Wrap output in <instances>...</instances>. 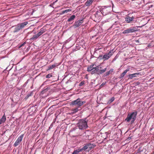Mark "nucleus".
Segmentation results:
<instances>
[{"instance_id":"nucleus-27","label":"nucleus","mask_w":154,"mask_h":154,"mask_svg":"<svg viewBox=\"0 0 154 154\" xmlns=\"http://www.w3.org/2000/svg\"><path fill=\"white\" fill-rule=\"evenodd\" d=\"M143 149L141 147H140L137 150V153L140 152H142Z\"/></svg>"},{"instance_id":"nucleus-9","label":"nucleus","mask_w":154,"mask_h":154,"mask_svg":"<svg viewBox=\"0 0 154 154\" xmlns=\"http://www.w3.org/2000/svg\"><path fill=\"white\" fill-rule=\"evenodd\" d=\"M134 17H130L128 15H127L125 18V21L127 23H131L134 20Z\"/></svg>"},{"instance_id":"nucleus-35","label":"nucleus","mask_w":154,"mask_h":154,"mask_svg":"<svg viewBox=\"0 0 154 154\" xmlns=\"http://www.w3.org/2000/svg\"><path fill=\"white\" fill-rule=\"evenodd\" d=\"M32 88V86L31 87V88Z\"/></svg>"},{"instance_id":"nucleus-21","label":"nucleus","mask_w":154,"mask_h":154,"mask_svg":"<svg viewBox=\"0 0 154 154\" xmlns=\"http://www.w3.org/2000/svg\"><path fill=\"white\" fill-rule=\"evenodd\" d=\"M75 17V15H72L67 20V21L69 22H71L73 21Z\"/></svg>"},{"instance_id":"nucleus-30","label":"nucleus","mask_w":154,"mask_h":154,"mask_svg":"<svg viewBox=\"0 0 154 154\" xmlns=\"http://www.w3.org/2000/svg\"><path fill=\"white\" fill-rule=\"evenodd\" d=\"M52 76V75L51 74H49L46 76V78H50Z\"/></svg>"},{"instance_id":"nucleus-14","label":"nucleus","mask_w":154,"mask_h":154,"mask_svg":"<svg viewBox=\"0 0 154 154\" xmlns=\"http://www.w3.org/2000/svg\"><path fill=\"white\" fill-rule=\"evenodd\" d=\"M6 120V116L5 114L2 116V117L0 119V125L4 123Z\"/></svg>"},{"instance_id":"nucleus-11","label":"nucleus","mask_w":154,"mask_h":154,"mask_svg":"<svg viewBox=\"0 0 154 154\" xmlns=\"http://www.w3.org/2000/svg\"><path fill=\"white\" fill-rule=\"evenodd\" d=\"M95 66L96 65L94 64L88 66L87 68V71L88 72L91 71L92 72L94 69Z\"/></svg>"},{"instance_id":"nucleus-22","label":"nucleus","mask_w":154,"mask_h":154,"mask_svg":"<svg viewBox=\"0 0 154 154\" xmlns=\"http://www.w3.org/2000/svg\"><path fill=\"white\" fill-rule=\"evenodd\" d=\"M87 146V144L84 146L82 148L79 149L80 152L82 151L83 150H85L87 149H88V147Z\"/></svg>"},{"instance_id":"nucleus-23","label":"nucleus","mask_w":154,"mask_h":154,"mask_svg":"<svg viewBox=\"0 0 154 154\" xmlns=\"http://www.w3.org/2000/svg\"><path fill=\"white\" fill-rule=\"evenodd\" d=\"M138 74L135 73L133 74H130L129 75V78L131 79H132L133 77L136 76V75H138Z\"/></svg>"},{"instance_id":"nucleus-10","label":"nucleus","mask_w":154,"mask_h":154,"mask_svg":"<svg viewBox=\"0 0 154 154\" xmlns=\"http://www.w3.org/2000/svg\"><path fill=\"white\" fill-rule=\"evenodd\" d=\"M98 70H99V73L100 74H101L103 73L106 70L107 68L106 67L103 68V66L101 65H98Z\"/></svg>"},{"instance_id":"nucleus-24","label":"nucleus","mask_w":154,"mask_h":154,"mask_svg":"<svg viewBox=\"0 0 154 154\" xmlns=\"http://www.w3.org/2000/svg\"><path fill=\"white\" fill-rule=\"evenodd\" d=\"M71 8H69L68 9H67L64 11H63L62 12V13L61 14H63L65 13H67V12L72 11Z\"/></svg>"},{"instance_id":"nucleus-15","label":"nucleus","mask_w":154,"mask_h":154,"mask_svg":"<svg viewBox=\"0 0 154 154\" xmlns=\"http://www.w3.org/2000/svg\"><path fill=\"white\" fill-rule=\"evenodd\" d=\"M94 0H89L87 1L85 3V5L86 6H90L92 4Z\"/></svg>"},{"instance_id":"nucleus-34","label":"nucleus","mask_w":154,"mask_h":154,"mask_svg":"<svg viewBox=\"0 0 154 154\" xmlns=\"http://www.w3.org/2000/svg\"><path fill=\"white\" fill-rule=\"evenodd\" d=\"M27 96H28V97H29V96H30V95H28Z\"/></svg>"},{"instance_id":"nucleus-1","label":"nucleus","mask_w":154,"mask_h":154,"mask_svg":"<svg viewBox=\"0 0 154 154\" xmlns=\"http://www.w3.org/2000/svg\"><path fill=\"white\" fill-rule=\"evenodd\" d=\"M85 103V101H82L80 98H78L77 100L72 101L71 104L72 105H77L78 107L73 109L72 111L73 112L75 113L79 111L78 108L79 107Z\"/></svg>"},{"instance_id":"nucleus-8","label":"nucleus","mask_w":154,"mask_h":154,"mask_svg":"<svg viewBox=\"0 0 154 154\" xmlns=\"http://www.w3.org/2000/svg\"><path fill=\"white\" fill-rule=\"evenodd\" d=\"M23 137V135L22 134L19 137L17 140L14 144V146H18L22 141Z\"/></svg>"},{"instance_id":"nucleus-28","label":"nucleus","mask_w":154,"mask_h":154,"mask_svg":"<svg viewBox=\"0 0 154 154\" xmlns=\"http://www.w3.org/2000/svg\"><path fill=\"white\" fill-rule=\"evenodd\" d=\"M85 84L84 81H82L79 84V86H81L84 85Z\"/></svg>"},{"instance_id":"nucleus-17","label":"nucleus","mask_w":154,"mask_h":154,"mask_svg":"<svg viewBox=\"0 0 154 154\" xmlns=\"http://www.w3.org/2000/svg\"><path fill=\"white\" fill-rule=\"evenodd\" d=\"M114 71V69H111L109 71L107 72L105 74H104V76H108L112 73Z\"/></svg>"},{"instance_id":"nucleus-12","label":"nucleus","mask_w":154,"mask_h":154,"mask_svg":"<svg viewBox=\"0 0 154 154\" xmlns=\"http://www.w3.org/2000/svg\"><path fill=\"white\" fill-rule=\"evenodd\" d=\"M83 22L82 20H78L76 21L74 24V26L76 27H78L80 26Z\"/></svg>"},{"instance_id":"nucleus-32","label":"nucleus","mask_w":154,"mask_h":154,"mask_svg":"<svg viewBox=\"0 0 154 154\" xmlns=\"http://www.w3.org/2000/svg\"><path fill=\"white\" fill-rule=\"evenodd\" d=\"M106 84V82H103V83H102L101 84V85H100V87H103V86L105 85Z\"/></svg>"},{"instance_id":"nucleus-29","label":"nucleus","mask_w":154,"mask_h":154,"mask_svg":"<svg viewBox=\"0 0 154 154\" xmlns=\"http://www.w3.org/2000/svg\"><path fill=\"white\" fill-rule=\"evenodd\" d=\"M29 81V79H28L27 81L25 82L24 84L23 85V86L24 87H25L26 86L28 83V82Z\"/></svg>"},{"instance_id":"nucleus-4","label":"nucleus","mask_w":154,"mask_h":154,"mask_svg":"<svg viewBox=\"0 0 154 154\" xmlns=\"http://www.w3.org/2000/svg\"><path fill=\"white\" fill-rule=\"evenodd\" d=\"M86 119L80 120L78 124V126L80 130H84L86 129L88 127L87 122L88 120H86Z\"/></svg>"},{"instance_id":"nucleus-2","label":"nucleus","mask_w":154,"mask_h":154,"mask_svg":"<svg viewBox=\"0 0 154 154\" xmlns=\"http://www.w3.org/2000/svg\"><path fill=\"white\" fill-rule=\"evenodd\" d=\"M137 112L135 111L131 113H128L125 121L127 122H131V123H133L136 119Z\"/></svg>"},{"instance_id":"nucleus-26","label":"nucleus","mask_w":154,"mask_h":154,"mask_svg":"<svg viewBox=\"0 0 154 154\" xmlns=\"http://www.w3.org/2000/svg\"><path fill=\"white\" fill-rule=\"evenodd\" d=\"M55 66H55V64H53L52 65H51L49 67V69H52L53 68H54V67H55Z\"/></svg>"},{"instance_id":"nucleus-37","label":"nucleus","mask_w":154,"mask_h":154,"mask_svg":"<svg viewBox=\"0 0 154 154\" xmlns=\"http://www.w3.org/2000/svg\"><path fill=\"white\" fill-rule=\"evenodd\" d=\"M69 8H71V7H69Z\"/></svg>"},{"instance_id":"nucleus-20","label":"nucleus","mask_w":154,"mask_h":154,"mask_svg":"<svg viewBox=\"0 0 154 154\" xmlns=\"http://www.w3.org/2000/svg\"><path fill=\"white\" fill-rule=\"evenodd\" d=\"M39 36H39V35L37 33L36 35H34L32 36V37L30 39L31 40H36V39H37Z\"/></svg>"},{"instance_id":"nucleus-19","label":"nucleus","mask_w":154,"mask_h":154,"mask_svg":"<svg viewBox=\"0 0 154 154\" xmlns=\"http://www.w3.org/2000/svg\"><path fill=\"white\" fill-rule=\"evenodd\" d=\"M129 69H126L123 72H122L121 74L120 77V78H122L124 77L125 75L127 73V72L129 71Z\"/></svg>"},{"instance_id":"nucleus-33","label":"nucleus","mask_w":154,"mask_h":154,"mask_svg":"<svg viewBox=\"0 0 154 154\" xmlns=\"http://www.w3.org/2000/svg\"><path fill=\"white\" fill-rule=\"evenodd\" d=\"M117 58V57H116V56L113 59V60H112V62L115 61L116 60V59Z\"/></svg>"},{"instance_id":"nucleus-18","label":"nucleus","mask_w":154,"mask_h":154,"mask_svg":"<svg viewBox=\"0 0 154 154\" xmlns=\"http://www.w3.org/2000/svg\"><path fill=\"white\" fill-rule=\"evenodd\" d=\"M46 31V29L44 28H41L40 29V31L38 32V34L39 36H41L43 33Z\"/></svg>"},{"instance_id":"nucleus-36","label":"nucleus","mask_w":154,"mask_h":154,"mask_svg":"<svg viewBox=\"0 0 154 154\" xmlns=\"http://www.w3.org/2000/svg\"><path fill=\"white\" fill-rule=\"evenodd\" d=\"M153 153L154 154V151L153 152Z\"/></svg>"},{"instance_id":"nucleus-5","label":"nucleus","mask_w":154,"mask_h":154,"mask_svg":"<svg viewBox=\"0 0 154 154\" xmlns=\"http://www.w3.org/2000/svg\"><path fill=\"white\" fill-rule=\"evenodd\" d=\"M113 49L110 50L108 53H105L103 56H100V57L101 59H105V60H108L113 54L114 52H113Z\"/></svg>"},{"instance_id":"nucleus-3","label":"nucleus","mask_w":154,"mask_h":154,"mask_svg":"<svg viewBox=\"0 0 154 154\" xmlns=\"http://www.w3.org/2000/svg\"><path fill=\"white\" fill-rule=\"evenodd\" d=\"M28 23V22L26 21L13 26L12 27L14 28L13 32L15 33L19 32L20 30L24 28Z\"/></svg>"},{"instance_id":"nucleus-13","label":"nucleus","mask_w":154,"mask_h":154,"mask_svg":"<svg viewBox=\"0 0 154 154\" xmlns=\"http://www.w3.org/2000/svg\"><path fill=\"white\" fill-rule=\"evenodd\" d=\"M99 70H98V66H96L94 69L93 70V71L91 72V74H93L96 73L98 75H100V74L99 73Z\"/></svg>"},{"instance_id":"nucleus-16","label":"nucleus","mask_w":154,"mask_h":154,"mask_svg":"<svg viewBox=\"0 0 154 154\" xmlns=\"http://www.w3.org/2000/svg\"><path fill=\"white\" fill-rule=\"evenodd\" d=\"M87 146L88 147V148L90 149H92L94 148L96 146L95 144L94 143H89L87 144Z\"/></svg>"},{"instance_id":"nucleus-6","label":"nucleus","mask_w":154,"mask_h":154,"mask_svg":"<svg viewBox=\"0 0 154 154\" xmlns=\"http://www.w3.org/2000/svg\"><path fill=\"white\" fill-rule=\"evenodd\" d=\"M140 26H136L134 27H131L124 30L122 33L123 34H128L130 33L134 32L137 31L138 28Z\"/></svg>"},{"instance_id":"nucleus-25","label":"nucleus","mask_w":154,"mask_h":154,"mask_svg":"<svg viewBox=\"0 0 154 154\" xmlns=\"http://www.w3.org/2000/svg\"><path fill=\"white\" fill-rule=\"evenodd\" d=\"M80 152V151L78 149L76 150H75L72 154H78Z\"/></svg>"},{"instance_id":"nucleus-31","label":"nucleus","mask_w":154,"mask_h":154,"mask_svg":"<svg viewBox=\"0 0 154 154\" xmlns=\"http://www.w3.org/2000/svg\"><path fill=\"white\" fill-rule=\"evenodd\" d=\"M115 100V98L114 97H112L110 99L109 101H110V103L114 101Z\"/></svg>"},{"instance_id":"nucleus-7","label":"nucleus","mask_w":154,"mask_h":154,"mask_svg":"<svg viewBox=\"0 0 154 154\" xmlns=\"http://www.w3.org/2000/svg\"><path fill=\"white\" fill-rule=\"evenodd\" d=\"M106 11V9L103 8L102 10H98L97 11L95 14L96 17L98 18L99 16H100V14H102L103 15H106L107 14L105 13V12Z\"/></svg>"}]
</instances>
